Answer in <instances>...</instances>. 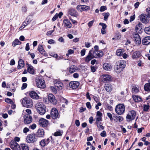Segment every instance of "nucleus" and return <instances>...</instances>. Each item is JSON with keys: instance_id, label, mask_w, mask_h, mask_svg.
<instances>
[{"instance_id": "obj_5", "label": "nucleus", "mask_w": 150, "mask_h": 150, "mask_svg": "<svg viewBox=\"0 0 150 150\" xmlns=\"http://www.w3.org/2000/svg\"><path fill=\"white\" fill-rule=\"evenodd\" d=\"M38 139L37 135L33 133L29 134L26 138L27 142L29 143H34Z\"/></svg>"}, {"instance_id": "obj_54", "label": "nucleus", "mask_w": 150, "mask_h": 150, "mask_svg": "<svg viewBox=\"0 0 150 150\" xmlns=\"http://www.w3.org/2000/svg\"><path fill=\"white\" fill-rule=\"evenodd\" d=\"M107 115L108 117L110 118V120L112 121L113 120L112 115L110 113H108Z\"/></svg>"}, {"instance_id": "obj_24", "label": "nucleus", "mask_w": 150, "mask_h": 150, "mask_svg": "<svg viewBox=\"0 0 150 150\" xmlns=\"http://www.w3.org/2000/svg\"><path fill=\"white\" fill-rule=\"evenodd\" d=\"M142 43L144 45H147L150 43V36L145 37L142 40Z\"/></svg>"}, {"instance_id": "obj_28", "label": "nucleus", "mask_w": 150, "mask_h": 150, "mask_svg": "<svg viewBox=\"0 0 150 150\" xmlns=\"http://www.w3.org/2000/svg\"><path fill=\"white\" fill-rule=\"evenodd\" d=\"M38 50L42 54L45 55V51L43 49L42 45L38 46Z\"/></svg>"}, {"instance_id": "obj_27", "label": "nucleus", "mask_w": 150, "mask_h": 150, "mask_svg": "<svg viewBox=\"0 0 150 150\" xmlns=\"http://www.w3.org/2000/svg\"><path fill=\"white\" fill-rule=\"evenodd\" d=\"M132 98L134 101L136 102H139L142 101V98L138 95H133Z\"/></svg>"}, {"instance_id": "obj_21", "label": "nucleus", "mask_w": 150, "mask_h": 150, "mask_svg": "<svg viewBox=\"0 0 150 150\" xmlns=\"http://www.w3.org/2000/svg\"><path fill=\"white\" fill-rule=\"evenodd\" d=\"M28 66L27 71L29 73L32 74H35V71L33 67L31 65L26 64Z\"/></svg>"}, {"instance_id": "obj_25", "label": "nucleus", "mask_w": 150, "mask_h": 150, "mask_svg": "<svg viewBox=\"0 0 150 150\" xmlns=\"http://www.w3.org/2000/svg\"><path fill=\"white\" fill-rule=\"evenodd\" d=\"M29 96L33 99H38L39 98V96L34 91L30 92L29 93Z\"/></svg>"}, {"instance_id": "obj_64", "label": "nucleus", "mask_w": 150, "mask_h": 150, "mask_svg": "<svg viewBox=\"0 0 150 150\" xmlns=\"http://www.w3.org/2000/svg\"><path fill=\"white\" fill-rule=\"evenodd\" d=\"M135 18V15L131 16L130 17V18L129 20V21L130 22L133 21L134 20Z\"/></svg>"}, {"instance_id": "obj_62", "label": "nucleus", "mask_w": 150, "mask_h": 150, "mask_svg": "<svg viewBox=\"0 0 150 150\" xmlns=\"http://www.w3.org/2000/svg\"><path fill=\"white\" fill-rule=\"evenodd\" d=\"M86 52V50L85 49H83L82 50L81 52V56H84Z\"/></svg>"}, {"instance_id": "obj_16", "label": "nucleus", "mask_w": 150, "mask_h": 150, "mask_svg": "<svg viewBox=\"0 0 150 150\" xmlns=\"http://www.w3.org/2000/svg\"><path fill=\"white\" fill-rule=\"evenodd\" d=\"M93 50H91L89 51V52L86 57L85 59V61L86 62H89L92 59L95 58L93 56Z\"/></svg>"}, {"instance_id": "obj_14", "label": "nucleus", "mask_w": 150, "mask_h": 150, "mask_svg": "<svg viewBox=\"0 0 150 150\" xmlns=\"http://www.w3.org/2000/svg\"><path fill=\"white\" fill-rule=\"evenodd\" d=\"M140 20L143 23H147L148 22L147 17L145 14H142L139 16Z\"/></svg>"}, {"instance_id": "obj_18", "label": "nucleus", "mask_w": 150, "mask_h": 150, "mask_svg": "<svg viewBox=\"0 0 150 150\" xmlns=\"http://www.w3.org/2000/svg\"><path fill=\"white\" fill-rule=\"evenodd\" d=\"M93 56L95 58H97L100 57H102L103 55V52L101 51H93Z\"/></svg>"}, {"instance_id": "obj_1", "label": "nucleus", "mask_w": 150, "mask_h": 150, "mask_svg": "<svg viewBox=\"0 0 150 150\" xmlns=\"http://www.w3.org/2000/svg\"><path fill=\"white\" fill-rule=\"evenodd\" d=\"M126 64L125 61L122 60L118 61L116 63L114 69L117 73H119L123 70Z\"/></svg>"}, {"instance_id": "obj_43", "label": "nucleus", "mask_w": 150, "mask_h": 150, "mask_svg": "<svg viewBox=\"0 0 150 150\" xmlns=\"http://www.w3.org/2000/svg\"><path fill=\"white\" fill-rule=\"evenodd\" d=\"M144 30L145 33L148 34H150V26L144 28Z\"/></svg>"}, {"instance_id": "obj_19", "label": "nucleus", "mask_w": 150, "mask_h": 150, "mask_svg": "<svg viewBox=\"0 0 150 150\" xmlns=\"http://www.w3.org/2000/svg\"><path fill=\"white\" fill-rule=\"evenodd\" d=\"M68 13L71 16L76 17L78 14L76 11L73 8H71L69 9Z\"/></svg>"}, {"instance_id": "obj_49", "label": "nucleus", "mask_w": 150, "mask_h": 150, "mask_svg": "<svg viewBox=\"0 0 150 150\" xmlns=\"http://www.w3.org/2000/svg\"><path fill=\"white\" fill-rule=\"evenodd\" d=\"M99 25L102 26V29H105L107 27L106 25L105 24L103 23H99Z\"/></svg>"}, {"instance_id": "obj_17", "label": "nucleus", "mask_w": 150, "mask_h": 150, "mask_svg": "<svg viewBox=\"0 0 150 150\" xmlns=\"http://www.w3.org/2000/svg\"><path fill=\"white\" fill-rule=\"evenodd\" d=\"M79 85V82L78 81H71L69 84L70 87L73 89H75L78 88Z\"/></svg>"}, {"instance_id": "obj_39", "label": "nucleus", "mask_w": 150, "mask_h": 150, "mask_svg": "<svg viewBox=\"0 0 150 150\" xmlns=\"http://www.w3.org/2000/svg\"><path fill=\"white\" fill-rule=\"evenodd\" d=\"M103 15L104 16V19L105 21H106L107 20L108 18L110 15V14L109 13H103Z\"/></svg>"}, {"instance_id": "obj_8", "label": "nucleus", "mask_w": 150, "mask_h": 150, "mask_svg": "<svg viewBox=\"0 0 150 150\" xmlns=\"http://www.w3.org/2000/svg\"><path fill=\"white\" fill-rule=\"evenodd\" d=\"M36 85L39 88H43L45 87V81L43 79L40 78L36 80Z\"/></svg>"}, {"instance_id": "obj_45", "label": "nucleus", "mask_w": 150, "mask_h": 150, "mask_svg": "<svg viewBox=\"0 0 150 150\" xmlns=\"http://www.w3.org/2000/svg\"><path fill=\"white\" fill-rule=\"evenodd\" d=\"M90 9V8L89 6H86L85 5H83V11H88Z\"/></svg>"}, {"instance_id": "obj_56", "label": "nucleus", "mask_w": 150, "mask_h": 150, "mask_svg": "<svg viewBox=\"0 0 150 150\" xmlns=\"http://www.w3.org/2000/svg\"><path fill=\"white\" fill-rule=\"evenodd\" d=\"M87 107L89 109H91V103L90 102H87L86 103Z\"/></svg>"}, {"instance_id": "obj_30", "label": "nucleus", "mask_w": 150, "mask_h": 150, "mask_svg": "<svg viewBox=\"0 0 150 150\" xmlns=\"http://www.w3.org/2000/svg\"><path fill=\"white\" fill-rule=\"evenodd\" d=\"M103 80L105 81H110L111 80V76L109 75L104 74L102 75Z\"/></svg>"}, {"instance_id": "obj_52", "label": "nucleus", "mask_w": 150, "mask_h": 150, "mask_svg": "<svg viewBox=\"0 0 150 150\" xmlns=\"http://www.w3.org/2000/svg\"><path fill=\"white\" fill-rule=\"evenodd\" d=\"M36 125L35 124H32V125L29 126V128L32 129H34L36 128Z\"/></svg>"}, {"instance_id": "obj_46", "label": "nucleus", "mask_w": 150, "mask_h": 150, "mask_svg": "<svg viewBox=\"0 0 150 150\" xmlns=\"http://www.w3.org/2000/svg\"><path fill=\"white\" fill-rule=\"evenodd\" d=\"M91 71L93 72H94L96 71V69H97V67L96 66H91Z\"/></svg>"}, {"instance_id": "obj_38", "label": "nucleus", "mask_w": 150, "mask_h": 150, "mask_svg": "<svg viewBox=\"0 0 150 150\" xmlns=\"http://www.w3.org/2000/svg\"><path fill=\"white\" fill-rule=\"evenodd\" d=\"M22 150H29V147L27 144H21Z\"/></svg>"}, {"instance_id": "obj_40", "label": "nucleus", "mask_w": 150, "mask_h": 150, "mask_svg": "<svg viewBox=\"0 0 150 150\" xmlns=\"http://www.w3.org/2000/svg\"><path fill=\"white\" fill-rule=\"evenodd\" d=\"M76 70V68L74 67V66H71L69 69V72L71 73H73Z\"/></svg>"}, {"instance_id": "obj_31", "label": "nucleus", "mask_w": 150, "mask_h": 150, "mask_svg": "<svg viewBox=\"0 0 150 150\" xmlns=\"http://www.w3.org/2000/svg\"><path fill=\"white\" fill-rule=\"evenodd\" d=\"M105 90L108 92H110L112 90V88L110 84H107L104 86Z\"/></svg>"}, {"instance_id": "obj_33", "label": "nucleus", "mask_w": 150, "mask_h": 150, "mask_svg": "<svg viewBox=\"0 0 150 150\" xmlns=\"http://www.w3.org/2000/svg\"><path fill=\"white\" fill-rule=\"evenodd\" d=\"M144 88L147 91L150 92V83H147L144 85Z\"/></svg>"}, {"instance_id": "obj_47", "label": "nucleus", "mask_w": 150, "mask_h": 150, "mask_svg": "<svg viewBox=\"0 0 150 150\" xmlns=\"http://www.w3.org/2000/svg\"><path fill=\"white\" fill-rule=\"evenodd\" d=\"M40 145L42 147L45 146L46 144L45 142V139H43L40 142Z\"/></svg>"}, {"instance_id": "obj_4", "label": "nucleus", "mask_w": 150, "mask_h": 150, "mask_svg": "<svg viewBox=\"0 0 150 150\" xmlns=\"http://www.w3.org/2000/svg\"><path fill=\"white\" fill-rule=\"evenodd\" d=\"M22 103L24 107L30 108L33 105V102L32 100L29 98H24L22 101Z\"/></svg>"}, {"instance_id": "obj_34", "label": "nucleus", "mask_w": 150, "mask_h": 150, "mask_svg": "<svg viewBox=\"0 0 150 150\" xmlns=\"http://www.w3.org/2000/svg\"><path fill=\"white\" fill-rule=\"evenodd\" d=\"M21 42L18 39H16L12 43V45L13 47H15L16 45H20Z\"/></svg>"}, {"instance_id": "obj_15", "label": "nucleus", "mask_w": 150, "mask_h": 150, "mask_svg": "<svg viewBox=\"0 0 150 150\" xmlns=\"http://www.w3.org/2000/svg\"><path fill=\"white\" fill-rule=\"evenodd\" d=\"M48 99L51 103L54 104H56L57 103V100L55 99L54 96L52 94L48 95Z\"/></svg>"}, {"instance_id": "obj_60", "label": "nucleus", "mask_w": 150, "mask_h": 150, "mask_svg": "<svg viewBox=\"0 0 150 150\" xmlns=\"http://www.w3.org/2000/svg\"><path fill=\"white\" fill-rule=\"evenodd\" d=\"M107 107L108 109L110 111L112 110V107L109 104L107 105Z\"/></svg>"}, {"instance_id": "obj_48", "label": "nucleus", "mask_w": 150, "mask_h": 150, "mask_svg": "<svg viewBox=\"0 0 150 150\" xmlns=\"http://www.w3.org/2000/svg\"><path fill=\"white\" fill-rule=\"evenodd\" d=\"M96 122H99L100 121H102V118L101 116H96Z\"/></svg>"}, {"instance_id": "obj_22", "label": "nucleus", "mask_w": 150, "mask_h": 150, "mask_svg": "<svg viewBox=\"0 0 150 150\" xmlns=\"http://www.w3.org/2000/svg\"><path fill=\"white\" fill-rule=\"evenodd\" d=\"M103 68L105 70L110 71L112 67L110 64L108 63H105L103 65Z\"/></svg>"}, {"instance_id": "obj_32", "label": "nucleus", "mask_w": 150, "mask_h": 150, "mask_svg": "<svg viewBox=\"0 0 150 150\" xmlns=\"http://www.w3.org/2000/svg\"><path fill=\"white\" fill-rule=\"evenodd\" d=\"M140 54L139 51H136L133 53L132 55V58L134 59L138 58L140 56Z\"/></svg>"}, {"instance_id": "obj_61", "label": "nucleus", "mask_w": 150, "mask_h": 150, "mask_svg": "<svg viewBox=\"0 0 150 150\" xmlns=\"http://www.w3.org/2000/svg\"><path fill=\"white\" fill-rule=\"evenodd\" d=\"M57 13H56L53 17L52 19V20L53 21H54L56 20L58 18Z\"/></svg>"}, {"instance_id": "obj_6", "label": "nucleus", "mask_w": 150, "mask_h": 150, "mask_svg": "<svg viewBox=\"0 0 150 150\" xmlns=\"http://www.w3.org/2000/svg\"><path fill=\"white\" fill-rule=\"evenodd\" d=\"M136 116V112L134 110L129 111L126 117V120L129 122L134 119Z\"/></svg>"}, {"instance_id": "obj_55", "label": "nucleus", "mask_w": 150, "mask_h": 150, "mask_svg": "<svg viewBox=\"0 0 150 150\" xmlns=\"http://www.w3.org/2000/svg\"><path fill=\"white\" fill-rule=\"evenodd\" d=\"M94 22V20H92V21H89L88 23V26L89 27H91L92 26Z\"/></svg>"}, {"instance_id": "obj_10", "label": "nucleus", "mask_w": 150, "mask_h": 150, "mask_svg": "<svg viewBox=\"0 0 150 150\" xmlns=\"http://www.w3.org/2000/svg\"><path fill=\"white\" fill-rule=\"evenodd\" d=\"M23 117L24 118V122L25 124H29L31 123L32 121V117L26 114L24 115Z\"/></svg>"}, {"instance_id": "obj_42", "label": "nucleus", "mask_w": 150, "mask_h": 150, "mask_svg": "<svg viewBox=\"0 0 150 150\" xmlns=\"http://www.w3.org/2000/svg\"><path fill=\"white\" fill-rule=\"evenodd\" d=\"M83 5H79L76 7V9L79 11H83Z\"/></svg>"}, {"instance_id": "obj_53", "label": "nucleus", "mask_w": 150, "mask_h": 150, "mask_svg": "<svg viewBox=\"0 0 150 150\" xmlns=\"http://www.w3.org/2000/svg\"><path fill=\"white\" fill-rule=\"evenodd\" d=\"M149 108V107L148 105H144V110L145 111H147Z\"/></svg>"}, {"instance_id": "obj_44", "label": "nucleus", "mask_w": 150, "mask_h": 150, "mask_svg": "<svg viewBox=\"0 0 150 150\" xmlns=\"http://www.w3.org/2000/svg\"><path fill=\"white\" fill-rule=\"evenodd\" d=\"M5 102L8 103H9L11 104H12L13 103V102L12 100L9 98H6L5 100Z\"/></svg>"}, {"instance_id": "obj_9", "label": "nucleus", "mask_w": 150, "mask_h": 150, "mask_svg": "<svg viewBox=\"0 0 150 150\" xmlns=\"http://www.w3.org/2000/svg\"><path fill=\"white\" fill-rule=\"evenodd\" d=\"M51 115L53 119H55L59 118L60 116L57 110L55 108L52 109L51 112Z\"/></svg>"}, {"instance_id": "obj_57", "label": "nucleus", "mask_w": 150, "mask_h": 150, "mask_svg": "<svg viewBox=\"0 0 150 150\" xmlns=\"http://www.w3.org/2000/svg\"><path fill=\"white\" fill-rule=\"evenodd\" d=\"M20 140V138L19 137H16L13 140H12L11 141H15V142H19Z\"/></svg>"}, {"instance_id": "obj_63", "label": "nucleus", "mask_w": 150, "mask_h": 150, "mask_svg": "<svg viewBox=\"0 0 150 150\" xmlns=\"http://www.w3.org/2000/svg\"><path fill=\"white\" fill-rule=\"evenodd\" d=\"M75 123L77 127H79L80 125V123L79 120H76L75 121Z\"/></svg>"}, {"instance_id": "obj_41", "label": "nucleus", "mask_w": 150, "mask_h": 150, "mask_svg": "<svg viewBox=\"0 0 150 150\" xmlns=\"http://www.w3.org/2000/svg\"><path fill=\"white\" fill-rule=\"evenodd\" d=\"M123 120V118L121 116H119L116 117L115 120H116V122H121Z\"/></svg>"}, {"instance_id": "obj_7", "label": "nucleus", "mask_w": 150, "mask_h": 150, "mask_svg": "<svg viewBox=\"0 0 150 150\" xmlns=\"http://www.w3.org/2000/svg\"><path fill=\"white\" fill-rule=\"evenodd\" d=\"M10 147L12 150H21V148L19 144L15 141H11L10 143Z\"/></svg>"}, {"instance_id": "obj_12", "label": "nucleus", "mask_w": 150, "mask_h": 150, "mask_svg": "<svg viewBox=\"0 0 150 150\" xmlns=\"http://www.w3.org/2000/svg\"><path fill=\"white\" fill-rule=\"evenodd\" d=\"M40 125L43 127H47L48 124V121L44 118L40 119L39 121Z\"/></svg>"}, {"instance_id": "obj_13", "label": "nucleus", "mask_w": 150, "mask_h": 150, "mask_svg": "<svg viewBox=\"0 0 150 150\" xmlns=\"http://www.w3.org/2000/svg\"><path fill=\"white\" fill-rule=\"evenodd\" d=\"M64 26L66 28H71L72 25L68 19H64L63 21Z\"/></svg>"}, {"instance_id": "obj_36", "label": "nucleus", "mask_w": 150, "mask_h": 150, "mask_svg": "<svg viewBox=\"0 0 150 150\" xmlns=\"http://www.w3.org/2000/svg\"><path fill=\"white\" fill-rule=\"evenodd\" d=\"M96 123L97 127L98 128L99 130L100 131L104 129V127L102 125H101V122H96Z\"/></svg>"}, {"instance_id": "obj_2", "label": "nucleus", "mask_w": 150, "mask_h": 150, "mask_svg": "<svg viewBox=\"0 0 150 150\" xmlns=\"http://www.w3.org/2000/svg\"><path fill=\"white\" fill-rule=\"evenodd\" d=\"M35 108L37 112L40 115H43L45 113L46 107L42 103H37L36 105Z\"/></svg>"}, {"instance_id": "obj_26", "label": "nucleus", "mask_w": 150, "mask_h": 150, "mask_svg": "<svg viewBox=\"0 0 150 150\" xmlns=\"http://www.w3.org/2000/svg\"><path fill=\"white\" fill-rule=\"evenodd\" d=\"M18 69H21L24 67L25 65L24 62L23 60L22 59H19L18 62Z\"/></svg>"}, {"instance_id": "obj_11", "label": "nucleus", "mask_w": 150, "mask_h": 150, "mask_svg": "<svg viewBox=\"0 0 150 150\" xmlns=\"http://www.w3.org/2000/svg\"><path fill=\"white\" fill-rule=\"evenodd\" d=\"M133 35L135 43L139 45L141 43V40L139 35L136 33H134L133 34Z\"/></svg>"}, {"instance_id": "obj_50", "label": "nucleus", "mask_w": 150, "mask_h": 150, "mask_svg": "<svg viewBox=\"0 0 150 150\" xmlns=\"http://www.w3.org/2000/svg\"><path fill=\"white\" fill-rule=\"evenodd\" d=\"M107 9L106 7L105 6H102L100 8V11L101 12H103Z\"/></svg>"}, {"instance_id": "obj_23", "label": "nucleus", "mask_w": 150, "mask_h": 150, "mask_svg": "<svg viewBox=\"0 0 150 150\" xmlns=\"http://www.w3.org/2000/svg\"><path fill=\"white\" fill-rule=\"evenodd\" d=\"M45 132L44 130L43 129H40L38 130L37 132V137H42L44 135Z\"/></svg>"}, {"instance_id": "obj_35", "label": "nucleus", "mask_w": 150, "mask_h": 150, "mask_svg": "<svg viewBox=\"0 0 150 150\" xmlns=\"http://www.w3.org/2000/svg\"><path fill=\"white\" fill-rule=\"evenodd\" d=\"M63 132L62 130H59L54 133V135L55 136H61Z\"/></svg>"}, {"instance_id": "obj_29", "label": "nucleus", "mask_w": 150, "mask_h": 150, "mask_svg": "<svg viewBox=\"0 0 150 150\" xmlns=\"http://www.w3.org/2000/svg\"><path fill=\"white\" fill-rule=\"evenodd\" d=\"M139 91V87L137 85H134L132 86V92L134 93H137Z\"/></svg>"}, {"instance_id": "obj_59", "label": "nucleus", "mask_w": 150, "mask_h": 150, "mask_svg": "<svg viewBox=\"0 0 150 150\" xmlns=\"http://www.w3.org/2000/svg\"><path fill=\"white\" fill-rule=\"evenodd\" d=\"M22 10L23 12H26L27 11L26 7L25 6H23L22 8Z\"/></svg>"}, {"instance_id": "obj_37", "label": "nucleus", "mask_w": 150, "mask_h": 150, "mask_svg": "<svg viewBox=\"0 0 150 150\" xmlns=\"http://www.w3.org/2000/svg\"><path fill=\"white\" fill-rule=\"evenodd\" d=\"M123 50L121 49H119L117 50L116 54L118 56H121L123 54Z\"/></svg>"}, {"instance_id": "obj_58", "label": "nucleus", "mask_w": 150, "mask_h": 150, "mask_svg": "<svg viewBox=\"0 0 150 150\" xmlns=\"http://www.w3.org/2000/svg\"><path fill=\"white\" fill-rule=\"evenodd\" d=\"M27 84L26 83H24L22 85V86L21 87V89L22 90L24 89H25L27 87Z\"/></svg>"}, {"instance_id": "obj_51", "label": "nucleus", "mask_w": 150, "mask_h": 150, "mask_svg": "<svg viewBox=\"0 0 150 150\" xmlns=\"http://www.w3.org/2000/svg\"><path fill=\"white\" fill-rule=\"evenodd\" d=\"M100 136L103 137H105L106 136V133L105 131L104 130L100 134Z\"/></svg>"}, {"instance_id": "obj_3", "label": "nucleus", "mask_w": 150, "mask_h": 150, "mask_svg": "<svg viewBox=\"0 0 150 150\" xmlns=\"http://www.w3.org/2000/svg\"><path fill=\"white\" fill-rule=\"evenodd\" d=\"M115 110L116 113L120 115L125 113V108L124 104L119 103L116 105Z\"/></svg>"}, {"instance_id": "obj_20", "label": "nucleus", "mask_w": 150, "mask_h": 150, "mask_svg": "<svg viewBox=\"0 0 150 150\" xmlns=\"http://www.w3.org/2000/svg\"><path fill=\"white\" fill-rule=\"evenodd\" d=\"M54 84L56 88H57L59 90L62 89L63 87L62 83L60 81H55Z\"/></svg>"}]
</instances>
